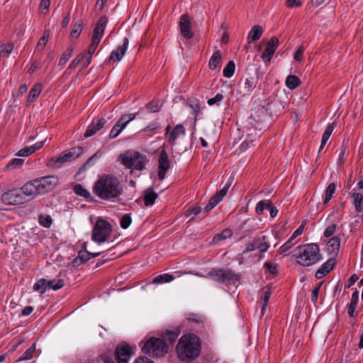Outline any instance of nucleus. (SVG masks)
<instances>
[{
    "label": "nucleus",
    "instance_id": "1",
    "mask_svg": "<svg viewBox=\"0 0 363 363\" xmlns=\"http://www.w3.org/2000/svg\"><path fill=\"white\" fill-rule=\"evenodd\" d=\"M93 191L101 199L113 201L123 191L119 179L112 174H104L94 184Z\"/></svg>",
    "mask_w": 363,
    "mask_h": 363
},
{
    "label": "nucleus",
    "instance_id": "2",
    "mask_svg": "<svg viewBox=\"0 0 363 363\" xmlns=\"http://www.w3.org/2000/svg\"><path fill=\"white\" fill-rule=\"evenodd\" d=\"M176 351L179 358L186 362L196 359L201 352V341L198 336L193 334L182 335L178 341Z\"/></svg>",
    "mask_w": 363,
    "mask_h": 363
},
{
    "label": "nucleus",
    "instance_id": "3",
    "mask_svg": "<svg viewBox=\"0 0 363 363\" xmlns=\"http://www.w3.org/2000/svg\"><path fill=\"white\" fill-rule=\"evenodd\" d=\"M296 252V262L303 267L312 266L322 259L319 247L315 243L299 245Z\"/></svg>",
    "mask_w": 363,
    "mask_h": 363
},
{
    "label": "nucleus",
    "instance_id": "4",
    "mask_svg": "<svg viewBox=\"0 0 363 363\" xmlns=\"http://www.w3.org/2000/svg\"><path fill=\"white\" fill-rule=\"evenodd\" d=\"M142 351L144 354L153 357H160L167 353L168 345L160 338L151 337L144 343Z\"/></svg>",
    "mask_w": 363,
    "mask_h": 363
},
{
    "label": "nucleus",
    "instance_id": "5",
    "mask_svg": "<svg viewBox=\"0 0 363 363\" xmlns=\"http://www.w3.org/2000/svg\"><path fill=\"white\" fill-rule=\"evenodd\" d=\"M121 163L128 169L142 170L145 168L147 159L139 152H127L120 156Z\"/></svg>",
    "mask_w": 363,
    "mask_h": 363
},
{
    "label": "nucleus",
    "instance_id": "6",
    "mask_svg": "<svg viewBox=\"0 0 363 363\" xmlns=\"http://www.w3.org/2000/svg\"><path fill=\"white\" fill-rule=\"evenodd\" d=\"M112 231L111 225L104 219L97 220L91 235V239L94 242L101 244L106 242Z\"/></svg>",
    "mask_w": 363,
    "mask_h": 363
},
{
    "label": "nucleus",
    "instance_id": "7",
    "mask_svg": "<svg viewBox=\"0 0 363 363\" xmlns=\"http://www.w3.org/2000/svg\"><path fill=\"white\" fill-rule=\"evenodd\" d=\"M208 276L216 281L224 284H229L239 279V275L228 269H212L208 272Z\"/></svg>",
    "mask_w": 363,
    "mask_h": 363
},
{
    "label": "nucleus",
    "instance_id": "8",
    "mask_svg": "<svg viewBox=\"0 0 363 363\" xmlns=\"http://www.w3.org/2000/svg\"><path fill=\"white\" fill-rule=\"evenodd\" d=\"M1 201L6 205H19L24 203L26 200L21 191L12 189L4 193Z\"/></svg>",
    "mask_w": 363,
    "mask_h": 363
},
{
    "label": "nucleus",
    "instance_id": "9",
    "mask_svg": "<svg viewBox=\"0 0 363 363\" xmlns=\"http://www.w3.org/2000/svg\"><path fill=\"white\" fill-rule=\"evenodd\" d=\"M136 117V113H129L123 115L116 123L112 128L109 138L111 139L116 138L123 131V130L127 126V125L134 120Z\"/></svg>",
    "mask_w": 363,
    "mask_h": 363
},
{
    "label": "nucleus",
    "instance_id": "10",
    "mask_svg": "<svg viewBox=\"0 0 363 363\" xmlns=\"http://www.w3.org/2000/svg\"><path fill=\"white\" fill-rule=\"evenodd\" d=\"M38 190L40 194L52 191L58 183V178L56 176H47L36 179Z\"/></svg>",
    "mask_w": 363,
    "mask_h": 363
},
{
    "label": "nucleus",
    "instance_id": "11",
    "mask_svg": "<svg viewBox=\"0 0 363 363\" xmlns=\"http://www.w3.org/2000/svg\"><path fill=\"white\" fill-rule=\"evenodd\" d=\"M171 167L170 160L169 156L164 149H162L160 152L158 158V179L162 181L165 177L167 172Z\"/></svg>",
    "mask_w": 363,
    "mask_h": 363
},
{
    "label": "nucleus",
    "instance_id": "12",
    "mask_svg": "<svg viewBox=\"0 0 363 363\" xmlns=\"http://www.w3.org/2000/svg\"><path fill=\"white\" fill-rule=\"evenodd\" d=\"M132 354V347L127 344H123L118 346L115 352V356L118 363H128Z\"/></svg>",
    "mask_w": 363,
    "mask_h": 363
},
{
    "label": "nucleus",
    "instance_id": "13",
    "mask_svg": "<svg viewBox=\"0 0 363 363\" xmlns=\"http://www.w3.org/2000/svg\"><path fill=\"white\" fill-rule=\"evenodd\" d=\"M279 39L275 36L272 37L268 42L267 47L262 55V59L264 62H269L271 60L275 50L279 46Z\"/></svg>",
    "mask_w": 363,
    "mask_h": 363
},
{
    "label": "nucleus",
    "instance_id": "14",
    "mask_svg": "<svg viewBox=\"0 0 363 363\" xmlns=\"http://www.w3.org/2000/svg\"><path fill=\"white\" fill-rule=\"evenodd\" d=\"M179 27L182 35L186 39H191L194 36L191 29V23L189 16L184 14L180 17Z\"/></svg>",
    "mask_w": 363,
    "mask_h": 363
},
{
    "label": "nucleus",
    "instance_id": "15",
    "mask_svg": "<svg viewBox=\"0 0 363 363\" xmlns=\"http://www.w3.org/2000/svg\"><path fill=\"white\" fill-rule=\"evenodd\" d=\"M106 121L104 118H94L92 123L88 126L84 136L89 138L96 134L106 124Z\"/></svg>",
    "mask_w": 363,
    "mask_h": 363
},
{
    "label": "nucleus",
    "instance_id": "16",
    "mask_svg": "<svg viewBox=\"0 0 363 363\" xmlns=\"http://www.w3.org/2000/svg\"><path fill=\"white\" fill-rule=\"evenodd\" d=\"M108 19L106 16H103L99 19L92 34V40L100 42L104 33L106 26L107 24Z\"/></svg>",
    "mask_w": 363,
    "mask_h": 363
},
{
    "label": "nucleus",
    "instance_id": "17",
    "mask_svg": "<svg viewBox=\"0 0 363 363\" xmlns=\"http://www.w3.org/2000/svg\"><path fill=\"white\" fill-rule=\"evenodd\" d=\"M128 43V39L125 38L123 39V45L118 46L117 48L111 52L108 59V62L111 63V61L116 60L120 61L126 52Z\"/></svg>",
    "mask_w": 363,
    "mask_h": 363
},
{
    "label": "nucleus",
    "instance_id": "18",
    "mask_svg": "<svg viewBox=\"0 0 363 363\" xmlns=\"http://www.w3.org/2000/svg\"><path fill=\"white\" fill-rule=\"evenodd\" d=\"M22 194L32 198L40 194L35 179L26 183L21 188Z\"/></svg>",
    "mask_w": 363,
    "mask_h": 363
},
{
    "label": "nucleus",
    "instance_id": "19",
    "mask_svg": "<svg viewBox=\"0 0 363 363\" xmlns=\"http://www.w3.org/2000/svg\"><path fill=\"white\" fill-rule=\"evenodd\" d=\"M334 266V259H328L326 262L323 264L321 267L317 270L315 273V277L318 279L323 278L333 269Z\"/></svg>",
    "mask_w": 363,
    "mask_h": 363
},
{
    "label": "nucleus",
    "instance_id": "20",
    "mask_svg": "<svg viewBox=\"0 0 363 363\" xmlns=\"http://www.w3.org/2000/svg\"><path fill=\"white\" fill-rule=\"evenodd\" d=\"M44 145V141H40L36 143L35 144L29 146L25 147L23 149L20 150L16 155L20 157H27L35 152L36 150H40Z\"/></svg>",
    "mask_w": 363,
    "mask_h": 363
},
{
    "label": "nucleus",
    "instance_id": "21",
    "mask_svg": "<svg viewBox=\"0 0 363 363\" xmlns=\"http://www.w3.org/2000/svg\"><path fill=\"white\" fill-rule=\"evenodd\" d=\"M263 28L259 25L254 26L247 35V41L251 43L253 41L258 40L262 35Z\"/></svg>",
    "mask_w": 363,
    "mask_h": 363
},
{
    "label": "nucleus",
    "instance_id": "22",
    "mask_svg": "<svg viewBox=\"0 0 363 363\" xmlns=\"http://www.w3.org/2000/svg\"><path fill=\"white\" fill-rule=\"evenodd\" d=\"M267 238L265 235L257 236L253 239L255 243L256 249H258L260 252H265L269 247V244L267 241Z\"/></svg>",
    "mask_w": 363,
    "mask_h": 363
},
{
    "label": "nucleus",
    "instance_id": "23",
    "mask_svg": "<svg viewBox=\"0 0 363 363\" xmlns=\"http://www.w3.org/2000/svg\"><path fill=\"white\" fill-rule=\"evenodd\" d=\"M82 152L81 147H74L61 153L65 162L70 161L78 157Z\"/></svg>",
    "mask_w": 363,
    "mask_h": 363
},
{
    "label": "nucleus",
    "instance_id": "24",
    "mask_svg": "<svg viewBox=\"0 0 363 363\" xmlns=\"http://www.w3.org/2000/svg\"><path fill=\"white\" fill-rule=\"evenodd\" d=\"M144 202L146 206H152L158 197L153 188L149 187L144 191Z\"/></svg>",
    "mask_w": 363,
    "mask_h": 363
},
{
    "label": "nucleus",
    "instance_id": "25",
    "mask_svg": "<svg viewBox=\"0 0 363 363\" xmlns=\"http://www.w3.org/2000/svg\"><path fill=\"white\" fill-rule=\"evenodd\" d=\"M100 254L101 252L91 253L86 250H81L79 252L77 257L74 259V262L76 264H81L89 260L91 258L100 255Z\"/></svg>",
    "mask_w": 363,
    "mask_h": 363
},
{
    "label": "nucleus",
    "instance_id": "26",
    "mask_svg": "<svg viewBox=\"0 0 363 363\" xmlns=\"http://www.w3.org/2000/svg\"><path fill=\"white\" fill-rule=\"evenodd\" d=\"M186 130L182 125H177L174 129L169 133L168 142L171 145H174L177 138L180 135H185Z\"/></svg>",
    "mask_w": 363,
    "mask_h": 363
},
{
    "label": "nucleus",
    "instance_id": "27",
    "mask_svg": "<svg viewBox=\"0 0 363 363\" xmlns=\"http://www.w3.org/2000/svg\"><path fill=\"white\" fill-rule=\"evenodd\" d=\"M41 91L42 84L40 83L35 84L29 92V95L27 99V106H28L30 103L35 101L41 93Z\"/></svg>",
    "mask_w": 363,
    "mask_h": 363
},
{
    "label": "nucleus",
    "instance_id": "28",
    "mask_svg": "<svg viewBox=\"0 0 363 363\" xmlns=\"http://www.w3.org/2000/svg\"><path fill=\"white\" fill-rule=\"evenodd\" d=\"M221 54L220 51L215 52L209 60L208 67L211 69H220L221 65Z\"/></svg>",
    "mask_w": 363,
    "mask_h": 363
},
{
    "label": "nucleus",
    "instance_id": "29",
    "mask_svg": "<svg viewBox=\"0 0 363 363\" xmlns=\"http://www.w3.org/2000/svg\"><path fill=\"white\" fill-rule=\"evenodd\" d=\"M359 299V293L357 291H354L352 295L351 302L348 306L347 313L350 317H354L357 315L355 309Z\"/></svg>",
    "mask_w": 363,
    "mask_h": 363
},
{
    "label": "nucleus",
    "instance_id": "30",
    "mask_svg": "<svg viewBox=\"0 0 363 363\" xmlns=\"http://www.w3.org/2000/svg\"><path fill=\"white\" fill-rule=\"evenodd\" d=\"M232 235V230L230 228H225L220 233H218L213 237L211 243L217 244L220 241L225 240L228 238H230Z\"/></svg>",
    "mask_w": 363,
    "mask_h": 363
},
{
    "label": "nucleus",
    "instance_id": "31",
    "mask_svg": "<svg viewBox=\"0 0 363 363\" xmlns=\"http://www.w3.org/2000/svg\"><path fill=\"white\" fill-rule=\"evenodd\" d=\"M352 197L356 211L357 213L363 212V195L360 193H354Z\"/></svg>",
    "mask_w": 363,
    "mask_h": 363
},
{
    "label": "nucleus",
    "instance_id": "32",
    "mask_svg": "<svg viewBox=\"0 0 363 363\" xmlns=\"http://www.w3.org/2000/svg\"><path fill=\"white\" fill-rule=\"evenodd\" d=\"M65 162L64 157L60 154L57 157L50 158L48 162V166L51 168H60Z\"/></svg>",
    "mask_w": 363,
    "mask_h": 363
},
{
    "label": "nucleus",
    "instance_id": "33",
    "mask_svg": "<svg viewBox=\"0 0 363 363\" xmlns=\"http://www.w3.org/2000/svg\"><path fill=\"white\" fill-rule=\"evenodd\" d=\"M334 128H335V127H334V125L333 124H329L326 127V128H325V131H324V133L323 134V136H322L320 150H322L324 147V146L326 145V143L328 141V140H329V138H330L333 131L334 130Z\"/></svg>",
    "mask_w": 363,
    "mask_h": 363
},
{
    "label": "nucleus",
    "instance_id": "34",
    "mask_svg": "<svg viewBox=\"0 0 363 363\" xmlns=\"http://www.w3.org/2000/svg\"><path fill=\"white\" fill-rule=\"evenodd\" d=\"M174 278L175 277L172 274H163L155 277L152 279V283L156 284L168 283L173 281Z\"/></svg>",
    "mask_w": 363,
    "mask_h": 363
},
{
    "label": "nucleus",
    "instance_id": "35",
    "mask_svg": "<svg viewBox=\"0 0 363 363\" xmlns=\"http://www.w3.org/2000/svg\"><path fill=\"white\" fill-rule=\"evenodd\" d=\"M301 84V80L296 75H289L286 79V86L293 90L296 89Z\"/></svg>",
    "mask_w": 363,
    "mask_h": 363
},
{
    "label": "nucleus",
    "instance_id": "36",
    "mask_svg": "<svg viewBox=\"0 0 363 363\" xmlns=\"http://www.w3.org/2000/svg\"><path fill=\"white\" fill-rule=\"evenodd\" d=\"M64 285L65 281L63 279L47 280V286L49 289H50L56 291L62 288Z\"/></svg>",
    "mask_w": 363,
    "mask_h": 363
},
{
    "label": "nucleus",
    "instance_id": "37",
    "mask_svg": "<svg viewBox=\"0 0 363 363\" xmlns=\"http://www.w3.org/2000/svg\"><path fill=\"white\" fill-rule=\"evenodd\" d=\"M73 189L74 193L78 196H82L85 199H89L91 197L90 192L79 184L74 185Z\"/></svg>",
    "mask_w": 363,
    "mask_h": 363
},
{
    "label": "nucleus",
    "instance_id": "38",
    "mask_svg": "<svg viewBox=\"0 0 363 363\" xmlns=\"http://www.w3.org/2000/svg\"><path fill=\"white\" fill-rule=\"evenodd\" d=\"M336 189V186L335 183H330L325 191V198L323 201V203H328L332 199L333 194L335 193Z\"/></svg>",
    "mask_w": 363,
    "mask_h": 363
},
{
    "label": "nucleus",
    "instance_id": "39",
    "mask_svg": "<svg viewBox=\"0 0 363 363\" xmlns=\"http://www.w3.org/2000/svg\"><path fill=\"white\" fill-rule=\"evenodd\" d=\"M13 48V43H6L0 45V59L3 57H8Z\"/></svg>",
    "mask_w": 363,
    "mask_h": 363
},
{
    "label": "nucleus",
    "instance_id": "40",
    "mask_svg": "<svg viewBox=\"0 0 363 363\" xmlns=\"http://www.w3.org/2000/svg\"><path fill=\"white\" fill-rule=\"evenodd\" d=\"M73 50H74V48L72 46H69L67 48V50L63 52V54L62 55V56L59 60V65L63 66L67 63V62L69 60V59L72 56Z\"/></svg>",
    "mask_w": 363,
    "mask_h": 363
},
{
    "label": "nucleus",
    "instance_id": "41",
    "mask_svg": "<svg viewBox=\"0 0 363 363\" xmlns=\"http://www.w3.org/2000/svg\"><path fill=\"white\" fill-rule=\"evenodd\" d=\"M33 289L36 291H39L41 294L45 293L48 289L47 280L41 279L38 281L33 286Z\"/></svg>",
    "mask_w": 363,
    "mask_h": 363
},
{
    "label": "nucleus",
    "instance_id": "42",
    "mask_svg": "<svg viewBox=\"0 0 363 363\" xmlns=\"http://www.w3.org/2000/svg\"><path fill=\"white\" fill-rule=\"evenodd\" d=\"M49 37H50V31L48 30H45L43 32V36L40 38V40L37 44L36 49L42 50L45 47Z\"/></svg>",
    "mask_w": 363,
    "mask_h": 363
},
{
    "label": "nucleus",
    "instance_id": "43",
    "mask_svg": "<svg viewBox=\"0 0 363 363\" xmlns=\"http://www.w3.org/2000/svg\"><path fill=\"white\" fill-rule=\"evenodd\" d=\"M235 69V65L233 61H230L223 69V75L225 77H231Z\"/></svg>",
    "mask_w": 363,
    "mask_h": 363
},
{
    "label": "nucleus",
    "instance_id": "44",
    "mask_svg": "<svg viewBox=\"0 0 363 363\" xmlns=\"http://www.w3.org/2000/svg\"><path fill=\"white\" fill-rule=\"evenodd\" d=\"M220 201H222L216 194L211 198L208 204L204 208L206 212L211 211Z\"/></svg>",
    "mask_w": 363,
    "mask_h": 363
},
{
    "label": "nucleus",
    "instance_id": "45",
    "mask_svg": "<svg viewBox=\"0 0 363 363\" xmlns=\"http://www.w3.org/2000/svg\"><path fill=\"white\" fill-rule=\"evenodd\" d=\"M220 201H222L216 194L211 198L208 204L204 208L206 212L211 211Z\"/></svg>",
    "mask_w": 363,
    "mask_h": 363
},
{
    "label": "nucleus",
    "instance_id": "46",
    "mask_svg": "<svg viewBox=\"0 0 363 363\" xmlns=\"http://www.w3.org/2000/svg\"><path fill=\"white\" fill-rule=\"evenodd\" d=\"M35 351V345L33 344L28 350H26V352L20 357L19 361H25V360H28V359H32Z\"/></svg>",
    "mask_w": 363,
    "mask_h": 363
},
{
    "label": "nucleus",
    "instance_id": "47",
    "mask_svg": "<svg viewBox=\"0 0 363 363\" xmlns=\"http://www.w3.org/2000/svg\"><path fill=\"white\" fill-rule=\"evenodd\" d=\"M270 201L264 200L260 201L256 206V213L259 215H262L264 211V209L270 207Z\"/></svg>",
    "mask_w": 363,
    "mask_h": 363
},
{
    "label": "nucleus",
    "instance_id": "48",
    "mask_svg": "<svg viewBox=\"0 0 363 363\" xmlns=\"http://www.w3.org/2000/svg\"><path fill=\"white\" fill-rule=\"evenodd\" d=\"M340 239L338 236L333 237L328 242L329 247H332L333 252H337L340 248Z\"/></svg>",
    "mask_w": 363,
    "mask_h": 363
},
{
    "label": "nucleus",
    "instance_id": "49",
    "mask_svg": "<svg viewBox=\"0 0 363 363\" xmlns=\"http://www.w3.org/2000/svg\"><path fill=\"white\" fill-rule=\"evenodd\" d=\"M132 223V218L130 214H124L120 220V225L122 228H128Z\"/></svg>",
    "mask_w": 363,
    "mask_h": 363
},
{
    "label": "nucleus",
    "instance_id": "50",
    "mask_svg": "<svg viewBox=\"0 0 363 363\" xmlns=\"http://www.w3.org/2000/svg\"><path fill=\"white\" fill-rule=\"evenodd\" d=\"M82 30V26L81 23H76L70 33V37L72 38H77Z\"/></svg>",
    "mask_w": 363,
    "mask_h": 363
},
{
    "label": "nucleus",
    "instance_id": "51",
    "mask_svg": "<svg viewBox=\"0 0 363 363\" xmlns=\"http://www.w3.org/2000/svg\"><path fill=\"white\" fill-rule=\"evenodd\" d=\"M23 162H24V160L23 159H19V158L13 159L6 165V168L8 169H13L18 168V167H21L23 164Z\"/></svg>",
    "mask_w": 363,
    "mask_h": 363
},
{
    "label": "nucleus",
    "instance_id": "52",
    "mask_svg": "<svg viewBox=\"0 0 363 363\" xmlns=\"http://www.w3.org/2000/svg\"><path fill=\"white\" fill-rule=\"evenodd\" d=\"M293 241L294 240H291V238H289L284 245H282L279 247V253L284 254V253H286L287 251H289L294 245Z\"/></svg>",
    "mask_w": 363,
    "mask_h": 363
},
{
    "label": "nucleus",
    "instance_id": "53",
    "mask_svg": "<svg viewBox=\"0 0 363 363\" xmlns=\"http://www.w3.org/2000/svg\"><path fill=\"white\" fill-rule=\"evenodd\" d=\"M39 223L45 228H49L52 224V218L49 216H40Z\"/></svg>",
    "mask_w": 363,
    "mask_h": 363
},
{
    "label": "nucleus",
    "instance_id": "54",
    "mask_svg": "<svg viewBox=\"0 0 363 363\" xmlns=\"http://www.w3.org/2000/svg\"><path fill=\"white\" fill-rule=\"evenodd\" d=\"M264 267L267 269L269 272L273 275H276L278 272V264L274 262H267Z\"/></svg>",
    "mask_w": 363,
    "mask_h": 363
},
{
    "label": "nucleus",
    "instance_id": "55",
    "mask_svg": "<svg viewBox=\"0 0 363 363\" xmlns=\"http://www.w3.org/2000/svg\"><path fill=\"white\" fill-rule=\"evenodd\" d=\"M146 108L148 111L151 113H155L160 111V106L157 101H151L146 105Z\"/></svg>",
    "mask_w": 363,
    "mask_h": 363
},
{
    "label": "nucleus",
    "instance_id": "56",
    "mask_svg": "<svg viewBox=\"0 0 363 363\" xmlns=\"http://www.w3.org/2000/svg\"><path fill=\"white\" fill-rule=\"evenodd\" d=\"M201 208L200 207L195 206V207L189 208L186 211V216H192V218H194V216L199 214L201 213Z\"/></svg>",
    "mask_w": 363,
    "mask_h": 363
},
{
    "label": "nucleus",
    "instance_id": "57",
    "mask_svg": "<svg viewBox=\"0 0 363 363\" xmlns=\"http://www.w3.org/2000/svg\"><path fill=\"white\" fill-rule=\"evenodd\" d=\"M336 228H337L336 224L330 225L325 230L324 236L326 238L332 236L335 233Z\"/></svg>",
    "mask_w": 363,
    "mask_h": 363
},
{
    "label": "nucleus",
    "instance_id": "58",
    "mask_svg": "<svg viewBox=\"0 0 363 363\" xmlns=\"http://www.w3.org/2000/svg\"><path fill=\"white\" fill-rule=\"evenodd\" d=\"M79 55H84L80 61V63L82 67H86L91 63V56L88 55L85 52L81 53Z\"/></svg>",
    "mask_w": 363,
    "mask_h": 363
},
{
    "label": "nucleus",
    "instance_id": "59",
    "mask_svg": "<svg viewBox=\"0 0 363 363\" xmlns=\"http://www.w3.org/2000/svg\"><path fill=\"white\" fill-rule=\"evenodd\" d=\"M321 284H319L318 286H317L311 293V301L315 304L318 299V294L320 289Z\"/></svg>",
    "mask_w": 363,
    "mask_h": 363
},
{
    "label": "nucleus",
    "instance_id": "60",
    "mask_svg": "<svg viewBox=\"0 0 363 363\" xmlns=\"http://www.w3.org/2000/svg\"><path fill=\"white\" fill-rule=\"evenodd\" d=\"M223 99V96L221 94H217L216 96L213 98H211L208 100V104L209 106H213L216 104H219Z\"/></svg>",
    "mask_w": 363,
    "mask_h": 363
},
{
    "label": "nucleus",
    "instance_id": "61",
    "mask_svg": "<svg viewBox=\"0 0 363 363\" xmlns=\"http://www.w3.org/2000/svg\"><path fill=\"white\" fill-rule=\"evenodd\" d=\"M50 4V0H41L40 5V9L41 13L45 14L48 12V8Z\"/></svg>",
    "mask_w": 363,
    "mask_h": 363
},
{
    "label": "nucleus",
    "instance_id": "62",
    "mask_svg": "<svg viewBox=\"0 0 363 363\" xmlns=\"http://www.w3.org/2000/svg\"><path fill=\"white\" fill-rule=\"evenodd\" d=\"M99 43L100 42H98L96 40H94L91 39V45H89V47L88 48L87 52H85V53L87 54L88 55L91 56L92 54L95 52L97 46L99 44Z\"/></svg>",
    "mask_w": 363,
    "mask_h": 363
},
{
    "label": "nucleus",
    "instance_id": "63",
    "mask_svg": "<svg viewBox=\"0 0 363 363\" xmlns=\"http://www.w3.org/2000/svg\"><path fill=\"white\" fill-rule=\"evenodd\" d=\"M305 48L301 46L294 53V58L296 61H301L303 58V54L304 52Z\"/></svg>",
    "mask_w": 363,
    "mask_h": 363
},
{
    "label": "nucleus",
    "instance_id": "64",
    "mask_svg": "<svg viewBox=\"0 0 363 363\" xmlns=\"http://www.w3.org/2000/svg\"><path fill=\"white\" fill-rule=\"evenodd\" d=\"M230 184H225L223 189H221L220 190V191L217 192L216 194L221 199L223 200V199L225 196V195L227 194L228 193V191L230 188Z\"/></svg>",
    "mask_w": 363,
    "mask_h": 363
}]
</instances>
